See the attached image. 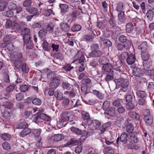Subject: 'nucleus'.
Masks as SVG:
<instances>
[{"mask_svg": "<svg viewBox=\"0 0 154 154\" xmlns=\"http://www.w3.org/2000/svg\"><path fill=\"white\" fill-rule=\"evenodd\" d=\"M31 132V130L29 128H24L20 133V136L21 137H23L27 134H30Z\"/></svg>", "mask_w": 154, "mask_h": 154, "instance_id": "obj_28", "label": "nucleus"}, {"mask_svg": "<svg viewBox=\"0 0 154 154\" xmlns=\"http://www.w3.org/2000/svg\"><path fill=\"white\" fill-rule=\"evenodd\" d=\"M108 60L107 58L105 57H103L99 58L98 62L104 65L107 63Z\"/></svg>", "mask_w": 154, "mask_h": 154, "instance_id": "obj_46", "label": "nucleus"}, {"mask_svg": "<svg viewBox=\"0 0 154 154\" xmlns=\"http://www.w3.org/2000/svg\"><path fill=\"white\" fill-rule=\"evenodd\" d=\"M144 120L146 124L148 125H151L153 123V118L151 115L144 117Z\"/></svg>", "mask_w": 154, "mask_h": 154, "instance_id": "obj_24", "label": "nucleus"}, {"mask_svg": "<svg viewBox=\"0 0 154 154\" xmlns=\"http://www.w3.org/2000/svg\"><path fill=\"white\" fill-rule=\"evenodd\" d=\"M83 131L82 133V136L81 138L82 140H85L89 136V133L88 131L86 130H84Z\"/></svg>", "mask_w": 154, "mask_h": 154, "instance_id": "obj_61", "label": "nucleus"}, {"mask_svg": "<svg viewBox=\"0 0 154 154\" xmlns=\"http://www.w3.org/2000/svg\"><path fill=\"white\" fill-rule=\"evenodd\" d=\"M102 51L100 50H94L89 54L88 56L90 57H98L102 55Z\"/></svg>", "mask_w": 154, "mask_h": 154, "instance_id": "obj_21", "label": "nucleus"}, {"mask_svg": "<svg viewBox=\"0 0 154 154\" xmlns=\"http://www.w3.org/2000/svg\"><path fill=\"white\" fill-rule=\"evenodd\" d=\"M30 30L27 28H25L23 29L21 31V33L23 35V39L31 37L30 35Z\"/></svg>", "mask_w": 154, "mask_h": 154, "instance_id": "obj_13", "label": "nucleus"}, {"mask_svg": "<svg viewBox=\"0 0 154 154\" xmlns=\"http://www.w3.org/2000/svg\"><path fill=\"white\" fill-rule=\"evenodd\" d=\"M137 48L138 49L140 50L141 52H142L148 51L149 46L147 42L146 41H144L138 46Z\"/></svg>", "mask_w": 154, "mask_h": 154, "instance_id": "obj_14", "label": "nucleus"}, {"mask_svg": "<svg viewBox=\"0 0 154 154\" xmlns=\"http://www.w3.org/2000/svg\"><path fill=\"white\" fill-rule=\"evenodd\" d=\"M147 20L148 22L151 21L153 19L154 17V12L151 10L148 11L146 14Z\"/></svg>", "mask_w": 154, "mask_h": 154, "instance_id": "obj_22", "label": "nucleus"}, {"mask_svg": "<svg viewBox=\"0 0 154 154\" xmlns=\"http://www.w3.org/2000/svg\"><path fill=\"white\" fill-rule=\"evenodd\" d=\"M28 125L27 123L25 121H22L19 123L16 127L18 129L25 128H27Z\"/></svg>", "mask_w": 154, "mask_h": 154, "instance_id": "obj_36", "label": "nucleus"}, {"mask_svg": "<svg viewBox=\"0 0 154 154\" xmlns=\"http://www.w3.org/2000/svg\"><path fill=\"white\" fill-rule=\"evenodd\" d=\"M24 45L27 49H30L33 48V44L31 40V37L23 39Z\"/></svg>", "mask_w": 154, "mask_h": 154, "instance_id": "obj_7", "label": "nucleus"}, {"mask_svg": "<svg viewBox=\"0 0 154 154\" xmlns=\"http://www.w3.org/2000/svg\"><path fill=\"white\" fill-rule=\"evenodd\" d=\"M110 102L107 100H105L103 103V108L104 110H106L109 109L110 106Z\"/></svg>", "mask_w": 154, "mask_h": 154, "instance_id": "obj_55", "label": "nucleus"}, {"mask_svg": "<svg viewBox=\"0 0 154 154\" xmlns=\"http://www.w3.org/2000/svg\"><path fill=\"white\" fill-rule=\"evenodd\" d=\"M82 28L81 26L79 24H76L73 25L71 27V30L73 32L79 31Z\"/></svg>", "mask_w": 154, "mask_h": 154, "instance_id": "obj_50", "label": "nucleus"}, {"mask_svg": "<svg viewBox=\"0 0 154 154\" xmlns=\"http://www.w3.org/2000/svg\"><path fill=\"white\" fill-rule=\"evenodd\" d=\"M141 53L142 58L143 60H146L149 59V54L148 52V51L142 52Z\"/></svg>", "mask_w": 154, "mask_h": 154, "instance_id": "obj_38", "label": "nucleus"}, {"mask_svg": "<svg viewBox=\"0 0 154 154\" xmlns=\"http://www.w3.org/2000/svg\"><path fill=\"white\" fill-rule=\"evenodd\" d=\"M43 49L47 51H49L51 49V46L46 40H44L42 44Z\"/></svg>", "mask_w": 154, "mask_h": 154, "instance_id": "obj_40", "label": "nucleus"}, {"mask_svg": "<svg viewBox=\"0 0 154 154\" xmlns=\"http://www.w3.org/2000/svg\"><path fill=\"white\" fill-rule=\"evenodd\" d=\"M64 138L63 135L61 134H54L51 138L52 140L56 142L60 141L63 140Z\"/></svg>", "mask_w": 154, "mask_h": 154, "instance_id": "obj_23", "label": "nucleus"}, {"mask_svg": "<svg viewBox=\"0 0 154 154\" xmlns=\"http://www.w3.org/2000/svg\"><path fill=\"white\" fill-rule=\"evenodd\" d=\"M73 68V67L69 64H66L64 65L62 68V70L66 72H70Z\"/></svg>", "mask_w": 154, "mask_h": 154, "instance_id": "obj_33", "label": "nucleus"}, {"mask_svg": "<svg viewBox=\"0 0 154 154\" xmlns=\"http://www.w3.org/2000/svg\"><path fill=\"white\" fill-rule=\"evenodd\" d=\"M71 130L78 135H81L82 134L83 131L79 128L74 127H72L70 128Z\"/></svg>", "mask_w": 154, "mask_h": 154, "instance_id": "obj_45", "label": "nucleus"}, {"mask_svg": "<svg viewBox=\"0 0 154 154\" xmlns=\"http://www.w3.org/2000/svg\"><path fill=\"white\" fill-rule=\"evenodd\" d=\"M134 129V127L130 123H128L126 126V131L129 133H131Z\"/></svg>", "mask_w": 154, "mask_h": 154, "instance_id": "obj_59", "label": "nucleus"}, {"mask_svg": "<svg viewBox=\"0 0 154 154\" xmlns=\"http://www.w3.org/2000/svg\"><path fill=\"white\" fill-rule=\"evenodd\" d=\"M143 73V71L139 68L135 67L133 69L132 74L136 77L142 75Z\"/></svg>", "mask_w": 154, "mask_h": 154, "instance_id": "obj_16", "label": "nucleus"}, {"mask_svg": "<svg viewBox=\"0 0 154 154\" xmlns=\"http://www.w3.org/2000/svg\"><path fill=\"white\" fill-rule=\"evenodd\" d=\"M92 93L96 95L98 98L100 99H102L104 97V95L101 92H99L98 91L96 90H94L92 91Z\"/></svg>", "mask_w": 154, "mask_h": 154, "instance_id": "obj_56", "label": "nucleus"}, {"mask_svg": "<svg viewBox=\"0 0 154 154\" xmlns=\"http://www.w3.org/2000/svg\"><path fill=\"white\" fill-rule=\"evenodd\" d=\"M128 114L129 117L136 120H139L140 119V115L134 111H130L128 112Z\"/></svg>", "mask_w": 154, "mask_h": 154, "instance_id": "obj_20", "label": "nucleus"}, {"mask_svg": "<svg viewBox=\"0 0 154 154\" xmlns=\"http://www.w3.org/2000/svg\"><path fill=\"white\" fill-rule=\"evenodd\" d=\"M109 23L112 27H114L116 26V21L115 18L112 17L109 20Z\"/></svg>", "mask_w": 154, "mask_h": 154, "instance_id": "obj_57", "label": "nucleus"}, {"mask_svg": "<svg viewBox=\"0 0 154 154\" xmlns=\"http://www.w3.org/2000/svg\"><path fill=\"white\" fill-rule=\"evenodd\" d=\"M8 8L10 10H14L17 8V5L12 2H9L8 3Z\"/></svg>", "mask_w": 154, "mask_h": 154, "instance_id": "obj_60", "label": "nucleus"}, {"mask_svg": "<svg viewBox=\"0 0 154 154\" xmlns=\"http://www.w3.org/2000/svg\"><path fill=\"white\" fill-rule=\"evenodd\" d=\"M82 118L84 120H88L90 119V116L88 112L83 111L82 113Z\"/></svg>", "mask_w": 154, "mask_h": 154, "instance_id": "obj_54", "label": "nucleus"}, {"mask_svg": "<svg viewBox=\"0 0 154 154\" xmlns=\"http://www.w3.org/2000/svg\"><path fill=\"white\" fill-rule=\"evenodd\" d=\"M72 116L71 113L67 112H64L60 114L59 122L57 124V127L60 128H61L63 126L62 123L68 121Z\"/></svg>", "mask_w": 154, "mask_h": 154, "instance_id": "obj_2", "label": "nucleus"}, {"mask_svg": "<svg viewBox=\"0 0 154 154\" xmlns=\"http://www.w3.org/2000/svg\"><path fill=\"white\" fill-rule=\"evenodd\" d=\"M44 14L46 16H49L53 13V10L52 9L49 8L47 10H44Z\"/></svg>", "mask_w": 154, "mask_h": 154, "instance_id": "obj_63", "label": "nucleus"}, {"mask_svg": "<svg viewBox=\"0 0 154 154\" xmlns=\"http://www.w3.org/2000/svg\"><path fill=\"white\" fill-rule=\"evenodd\" d=\"M137 133L135 132H131L129 137V141L131 143H136L138 141V139L137 137Z\"/></svg>", "mask_w": 154, "mask_h": 154, "instance_id": "obj_12", "label": "nucleus"}, {"mask_svg": "<svg viewBox=\"0 0 154 154\" xmlns=\"http://www.w3.org/2000/svg\"><path fill=\"white\" fill-rule=\"evenodd\" d=\"M128 140V135L125 132L122 133L120 137L117 139L116 143L119 144L122 142L123 143L126 144Z\"/></svg>", "mask_w": 154, "mask_h": 154, "instance_id": "obj_5", "label": "nucleus"}, {"mask_svg": "<svg viewBox=\"0 0 154 154\" xmlns=\"http://www.w3.org/2000/svg\"><path fill=\"white\" fill-rule=\"evenodd\" d=\"M78 89L76 91L74 90H72L70 91H67L65 92L64 94L65 95H67L68 97L70 98H72L75 97L76 94H77L78 93H79V87H77Z\"/></svg>", "mask_w": 154, "mask_h": 154, "instance_id": "obj_15", "label": "nucleus"}, {"mask_svg": "<svg viewBox=\"0 0 154 154\" xmlns=\"http://www.w3.org/2000/svg\"><path fill=\"white\" fill-rule=\"evenodd\" d=\"M117 112L119 115H122L125 114L126 110L124 107L120 106L116 110Z\"/></svg>", "mask_w": 154, "mask_h": 154, "instance_id": "obj_34", "label": "nucleus"}, {"mask_svg": "<svg viewBox=\"0 0 154 154\" xmlns=\"http://www.w3.org/2000/svg\"><path fill=\"white\" fill-rule=\"evenodd\" d=\"M2 103V106L5 108L8 109H11L13 107V104L10 101H8L5 97H3L1 100Z\"/></svg>", "mask_w": 154, "mask_h": 154, "instance_id": "obj_6", "label": "nucleus"}, {"mask_svg": "<svg viewBox=\"0 0 154 154\" xmlns=\"http://www.w3.org/2000/svg\"><path fill=\"white\" fill-rule=\"evenodd\" d=\"M124 14V11H121L118 14V18L120 22H123L125 21Z\"/></svg>", "mask_w": 154, "mask_h": 154, "instance_id": "obj_51", "label": "nucleus"}, {"mask_svg": "<svg viewBox=\"0 0 154 154\" xmlns=\"http://www.w3.org/2000/svg\"><path fill=\"white\" fill-rule=\"evenodd\" d=\"M41 132V129H33L32 130V133L34 137H38L40 135Z\"/></svg>", "mask_w": 154, "mask_h": 154, "instance_id": "obj_47", "label": "nucleus"}, {"mask_svg": "<svg viewBox=\"0 0 154 154\" xmlns=\"http://www.w3.org/2000/svg\"><path fill=\"white\" fill-rule=\"evenodd\" d=\"M100 41L102 42V45L104 47H109L112 45L111 42L109 39H105L104 37L103 36L100 37Z\"/></svg>", "mask_w": 154, "mask_h": 154, "instance_id": "obj_10", "label": "nucleus"}, {"mask_svg": "<svg viewBox=\"0 0 154 154\" xmlns=\"http://www.w3.org/2000/svg\"><path fill=\"white\" fill-rule=\"evenodd\" d=\"M62 86L64 90H70L71 89L70 85L67 82H63L62 83Z\"/></svg>", "mask_w": 154, "mask_h": 154, "instance_id": "obj_52", "label": "nucleus"}, {"mask_svg": "<svg viewBox=\"0 0 154 154\" xmlns=\"http://www.w3.org/2000/svg\"><path fill=\"white\" fill-rule=\"evenodd\" d=\"M54 27V24L52 23L51 22L47 26L46 28L49 33H51L53 32Z\"/></svg>", "mask_w": 154, "mask_h": 154, "instance_id": "obj_43", "label": "nucleus"}, {"mask_svg": "<svg viewBox=\"0 0 154 154\" xmlns=\"http://www.w3.org/2000/svg\"><path fill=\"white\" fill-rule=\"evenodd\" d=\"M22 61H17V60L14 61V67L17 69H20L23 64Z\"/></svg>", "mask_w": 154, "mask_h": 154, "instance_id": "obj_58", "label": "nucleus"}, {"mask_svg": "<svg viewBox=\"0 0 154 154\" xmlns=\"http://www.w3.org/2000/svg\"><path fill=\"white\" fill-rule=\"evenodd\" d=\"M60 25L61 29L66 32H68L70 29V26L67 23L63 22H61Z\"/></svg>", "mask_w": 154, "mask_h": 154, "instance_id": "obj_18", "label": "nucleus"}, {"mask_svg": "<svg viewBox=\"0 0 154 154\" xmlns=\"http://www.w3.org/2000/svg\"><path fill=\"white\" fill-rule=\"evenodd\" d=\"M23 56L21 53L20 52L11 55V60L13 61H22L23 60Z\"/></svg>", "mask_w": 154, "mask_h": 154, "instance_id": "obj_9", "label": "nucleus"}, {"mask_svg": "<svg viewBox=\"0 0 154 154\" xmlns=\"http://www.w3.org/2000/svg\"><path fill=\"white\" fill-rule=\"evenodd\" d=\"M74 60L75 61L78 60L79 63L81 64L83 63L85 59L82 51H78L75 55L73 57Z\"/></svg>", "mask_w": 154, "mask_h": 154, "instance_id": "obj_4", "label": "nucleus"}, {"mask_svg": "<svg viewBox=\"0 0 154 154\" xmlns=\"http://www.w3.org/2000/svg\"><path fill=\"white\" fill-rule=\"evenodd\" d=\"M143 65L144 66V69L149 68L152 65V61L150 59L143 60Z\"/></svg>", "mask_w": 154, "mask_h": 154, "instance_id": "obj_30", "label": "nucleus"}, {"mask_svg": "<svg viewBox=\"0 0 154 154\" xmlns=\"http://www.w3.org/2000/svg\"><path fill=\"white\" fill-rule=\"evenodd\" d=\"M8 4L7 2L4 1L0 3V11L4 10L7 7Z\"/></svg>", "mask_w": 154, "mask_h": 154, "instance_id": "obj_64", "label": "nucleus"}, {"mask_svg": "<svg viewBox=\"0 0 154 154\" xmlns=\"http://www.w3.org/2000/svg\"><path fill=\"white\" fill-rule=\"evenodd\" d=\"M32 117L33 119V121L37 124H38L41 119L47 121L50 119V117L40 112H37L36 114H33L32 116Z\"/></svg>", "mask_w": 154, "mask_h": 154, "instance_id": "obj_1", "label": "nucleus"}, {"mask_svg": "<svg viewBox=\"0 0 154 154\" xmlns=\"http://www.w3.org/2000/svg\"><path fill=\"white\" fill-rule=\"evenodd\" d=\"M116 10L119 12L123 11L124 5L123 3L122 2H119L118 3L116 8Z\"/></svg>", "mask_w": 154, "mask_h": 154, "instance_id": "obj_49", "label": "nucleus"}, {"mask_svg": "<svg viewBox=\"0 0 154 154\" xmlns=\"http://www.w3.org/2000/svg\"><path fill=\"white\" fill-rule=\"evenodd\" d=\"M111 125V123L108 122L103 124L101 128H100V133L103 134L105 131L107 130L109 128Z\"/></svg>", "mask_w": 154, "mask_h": 154, "instance_id": "obj_26", "label": "nucleus"}, {"mask_svg": "<svg viewBox=\"0 0 154 154\" xmlns=\"http://www.w3.org/2000/svg\"><path fill=\"white\" fill-rule=\"evenodd\" d=\"M103 69L105 72L109 73L111 71H113L112 70V67L110 64L107 63L105 65H103Z\"/></svg>", "mask_w": 154, "mask_h": 154, "instance_id": "obj_25", "label": "nucleus"}, {"mask_svg": "<svg viewBox=\"0 0 154 154\" xmlns=\"http://www.w3.org/2000/svg\"><path fill=\"white\" fill-rule=\"evenodd\" d=\"M121 101L122 100L121 99H116L112 102V105L115 107H119L121 105Z\"/></svg>", "mask_w": 154, "mask_h": 154, "instance_id": "obj_53", "label": "nucleus"}, {"mask_svg": "<svg viewBox=\"0 0 154 154\" xmlns=\"http://www.w3.org/2000/svg\"><path fill=\"white\" fill-rule=\"evenodd\" d=\"M113 71H111L107 74L105 78V80L108 83L109 82L112 81L114 79L113 75Z\"/></svg>", "mask_w": 154, "mask_h": 154, "instance_id": "obj_32", "label": "nucleus"}, {"mask_svg": "<svg viewBox=\"0 0 154 154\" xmlns=\"http://www.w3.org/2000/svg\"><path fill=\"white\" fill-rule=\"evenodd\" d=\"M60 80L57 77L53 78L50 84V87L56 88L59 85Z\"/></svg>", "mask_w": 154, "mask_h": 154, "instance_id": "obj_11", "label": "nucleus"}, {"mask_svg": "<svg viewBox=\"0 0 154 154\" xmlns=\"http://www.w3.org/2000/svg\"><path fill=\"white\" fill-rule=\"evenodd\" d=\"M136 60L135 57L133 54H130L127 58V62L129 65L134 64Z\"/></svg>", "mask_w": 154, "mask_h": 154, "instance_id": "obj_19", "label": "nucleus"}, {"mask_svg": "<svg viewBox=\"0 0 154 154\" xmlns=\"http://www.w3.org/2000/svg\"><path fill=\"white\" fill-rule=\"evenodd\" d=\"M95 36V35L94 33L92 32L91 35H85L84 38L87 41L90 42L93 40Z\"/></svg>", "mask_w": 154, "mask_h": 154, "instance_id": "obj_42", "label": "nucleus"}, {"mask_svg": "<svg viewBox=\"0 0 154 154\" xmlns=\"http://www.w3.org/2000/svg\"><path fill=\"white\" fill-rule=\"evenodd\" d=\"M106 110V111L105 112V113L108 116L111 117H113L115 116L116 112L115 108L114 107L112 106Z\"/></svg>", "mask_w": 154, "mask_h": 154, "instance_id": "obj_17", "label": "nucleus"}, {"mask_svg": "<svg viewBox=\"0 0 154 154\" xmlns=\"http://www.w3.org/2000/svg\"><path fill=\"white\" fill-rule=\"evenodd\" d=\"M47 32V30L43 29L40 30L38 32L39 36L41 38H45Z\"/></svg>", "mask_w": 154, "mask_h": 154, "instance_id": "obj_41", "label": "nucleus"}, {"mask_svg": "<svg viewBox=\"0 0 154 154\" xmlns=\"http://www.w3.org/2000/svg\"><path fill=\"white\" fill-rule=\"evenodd\" d=\"M1 138L4 140H8L11 137V135L5 133L2 134L1 136Z\"/></svg>", "mask_w": 154, "mask_h": 154, "instance_id": "obj_62", "label": "nucleus"}, {"mask_svg": "<svg viewBox=\"0 0 154 154\" xmlns=\"http://www.w3.org/2000/svg\"><path fill=\"white\" fill-rule=\"evenodd\" d=\"M141 75L137 76L135 79L136 81L140 83L143 84L146 82V79L145 78L141 76Z\"/></svg>", "mask_w": 154, "mask_h": 154, "instance_id": "obj_48", "label": "nucleus"}, {"mask_svg": "<svg viewBox=\"0 0 154 154\" xmlns=\"http://www.w3.org/2000/svg\"><path fill=\"white\" fill-rule=\"evenodd\" d=\"M54 96L58 100H61L63 98V94L58 90L55 92Z\"/></svg>", "mask_w": 154, "mask_h": 154, "instance_id": "obj_37", "label": "nucleus"}, {"mask_svg": "<svg viewBox=\"0 0 154 154\" xmlns=\"http://www.w3.org/2000/svg\"><path fill=\"white\" fill-rule=\"evenodd\" d=\"M59 6L61 9V12L65 13L68 11L69 9L68 5L64 4H60Z\"/></svg>", "mask_w": 154, "mask_h": 154, "instance_id": "obj_29", "label": "nucleus"}, {"mask_svg": "<svg viewBox=\"0 0 154 154\" xmlns=\"http://www.w3.org/2000/svg\"><path fill=\"white\" fill-rule=\"evenodd\" d=\"M11 29L15 31H17L20 30L21 26L19 23L14 21L13 22Z\"/></svg>", "mask_w": 154, "mask_h": 154, "instance_id": "obj_31", "label": "nucleus"}, {"mask_svg": "<svg viewBox=\"0 0 154 154\" xmlns=\"http://www.w3.org/2000/svg\"><path fill=\"white\" fill-rule=\"evenodd\" d=\"M100 126V122L96 120H92L91 123L88 125L90 129L91 130H95L98 129Z\"/></svg>", "mask_w": 154, "mask_h": 154, "instance_id": "obj_8", "label": "nucleus"}, {"mask_svg": "<svg viewBox=\"0 0 154 154\" xmlns=\"http://www.w3.org/2000/svg\"><path fill=\"white\" fill-rule=\"evenodd\" d=\"M2 14L3 16L9 17H12L14 15L13 12L11 10H9L8 11H4L2 12Z\"/></svg>", "mask_w": 154, "mask_h": 154, "instance_id": "obj_44", "label": "nucleus"}, {"mask_svg": "<svg viewBox=\"0 0 154 154\" xmlns=\"http://www.w3.org/2000/svg\"><path fill=\"white\" fill-rule=\"evenodd\" d=\"M78 143V141L75 138H72L69 140L65 144L67 146H75Z\"/></svg>", "mask_w": 154, "mask_h": 154, "instance_id": "obj_35", "label": "nucleus"}, {"mask_svg": "<svg viewBox=\"0 0 154 154\" xmlns=\"http://www.w3.org/2000/svg\"><path fill=\"white\" fill-rule=\"evenodd\" d=\"M116 84L117 85H119L121 87L120 89L126 90L129 85V82L126 79H119L116 82Z\"/></svg>", "mask_w": 154, "mask_h": 154, "instance_id": "obj_3", "label": "nucleus"}, {"mask_svg": "<svg viewBox=\"0 0 154 154\" xmlns=\"http://www.w3.org/2000/svg\"><path fill=\"white\" fill-rule=\"evenodd\" d=\"M126 31L128 33L131 32L133 29L134 26L132 23H128L126 25Z\"/></svg>", "mask_w": 154, "mask_h": 154, "instance_id": "obj_39", "label": "nucleus"}, {"mask_svg": "<svg viewBox=\"0 0 154 154\" xmlns=\"http://www.w3.org/2000/svg\"><path fill=\"white\" fill-rule=\"evenodd\" d=\"M26 10L31 14H32L33 16L39 14L38 10L36 8L33 7L27 8H26Z\"/></svg>", "mask_w": 154, "mask_h": 154, "instance_id": "obj_27", "label": "nucleus"}]
</instances>
